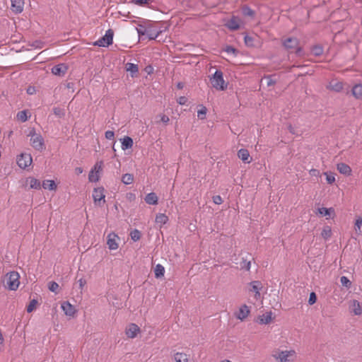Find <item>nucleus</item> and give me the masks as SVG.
Segmentation results:
<instances>
[{
    "label": "nucleus",
    "mask_w": 362,
    "mask_h": 362,
    "mask_svg": "<svg viewBox=\"0 0 362 362\" xmlns=\"http://www.w3.org/2000/svg\"><path fill=\"white\" fill-rule=\"evenodd\" d=\"M291 354V351H276L273 354V356L279 360L280 362H292L291 360L288 359V356Z\"/></svg>",
    "instance_id": "10"
},
{
    "label": "nucleus",
    "mask_w": 362,
    "mask_h": 362,
    "mask_svg": "<svg viewBox=\"0 0 362 362\" xmlns=\"http://www.w3.org/2000/svg\"><path fill=\"white\" fill-rule=\"evenodd\" d=\"M107 245H108V248L111 250H117L118 248V243H117V240L119 239L118 235L115 233H110L107 235Z\"/></svg>",
    "instance_id": "8"
},
{
    "label": "nucleus",
    "mask_w": 362,
    "mask_h": 362,
    "mask_svg": "<svg viewBox=\"0 0 362 362\" xmlns=\"http://www.w3.org/2000/svg\"><path fill=\"white\" fill-rule=\"evenodd\" d=\"M139 331L140 328L136 324H131L126 329V334L129 338H134Z\"/></svg>",
    "instance_id": "13"
},
{
    "label": "nucleus",
    "mask_w": 362,
    "mask_h": 362,
    "mask_svg": "<svg viewBox=\"0 0 362 362\" xmlns=\"http://www.w3.org/2000/svg\"><path fill=\"white\" fill-rule=\"evenodd\" d=\"M282 45L288 50L296 48V54L300 55L302 48L298 47L299 40L296 37H288L282 41Z\"/></svg>",
    "instance_id": "5"
},
{
    "label": "nucleus",
    "mask_w": 362,
    "mask_h": 362,
    "mask_svg": "<svg viewBox=\"0 0 362 362\" xmlns=\"http://www.w3.org/2000/svg\"><path fill=\"white\" fill-rule=\"evenodd\" d=\"M114 31L112 29H108L105 35L94 42V45L98 47H108L113 42Z\"/></svg>",
    "instance_id": "4"
},
{
    "label": "nucleus",
    "mask_w": 362,
    "mask_h": 362,
    "mask_svg": "<svg viewBox=\"0 0 362 362\" xmlns=\"http://www.w3.org/2000/svg\"><path fill=\"white\" fill-rule=\"evenodd\" d=\"M105 194H104V188L103 187H98L95 188L93 192V198L94 199V202L96 205L101 206L102 201L103 203H105Z\"/></svg>",
    "instance_id": "7"
},
{
    "label": "nucleus",
    "mask_w": 362,
    "mask_h": 362,
    "mask_svg": "<svg viewBox=\"0 0 362 362\" xmlns=\"http://www.w3.org/2000/svg\"><path fill=\"white\" fill-rule=\"evenodd\" d=\"M127 71L131 73L132 77L136 76L139 73V66L137 64L133 63H127L125 66Z\"/></svg>",
    "instance_id": "18"
},
{
    "label": "nucleus",
    "mask_w": 362,
    "mask_h": 362,
    "mask_svg": "<svg viewBox=\"0 0 362 362\" xmlns=\"http://www.w3.org/2000/svg\"><path fill=\"white\" fill-rule=\"evenodd\" d=\"M145 202L148 204H156L158 203V197L154 192L148 193L145 197Z\"/></svg>",
    "instance_id": "22"
},
{
    "label": "nucleus",
    "mask_w": 362,
    "mask_h": 362,
    "mask_svg": "<svg viewBox=\"0 0 362 362\" xmlns=\"http://www.w3.org/2000/svg\"><path fill=\"white\" fill-rule=\"evenodd\" d=\"M337 170L341 174L344 175H350L351 173V168L349 165L344 163H340L337 164Z\"/></svg>",
    "instance_id": "14"
},
{
    "label": "nucleus",
    "mask_w": 362,
    "mask_h": 362,
    "mask_svg": "<svg viewBox=\"0 0 362 362\" xmlns=\"http://www.w3.org/2000/svg\"><path fill=\"white\" fill-rule=\"evenodd\" d=\"M245 43L248 47H252L253 46V40L254 38L251 36H249L246 35L244 37Z\"/></svg>",
    "instance_id": "46"
},
{
    "label": "nucleus",
    "mask_w": 362,
    "mask_h": 362,
    "mask_svg": "<svg viewBox=\"0 0 362 362\" xmlns=\"http://www.w3.org/2000/svg\"><path fill=\"white\" fill-rule=\"evenodd\" d=\"M332 235V230L329 226H326L323 228L321 232V236L325 239H329Z\"/></svg>",
    "instance_id": "32"
},
{
    "label": "nucleus",
    "mask_w": 362,
    "mask_h": 362,
    "mask_svg": "<svg viewBox=\"0 0 362 362\" xmlns=\"http://www.w3.org/2000/svg\"><path fill=\"white\" fill-rule=\"evenodd\" d=\"M62 308L66 315L72 316L75 313L74 307L69 302H64L62 305Z\"/></svg>",
    "instance_id": "15"
},
{
    "label": "nucleus",
    "mask_w": 362,
    "mask_h": 362,
    "mask_svg": "<svg viewBox=\"0 0 362 362\" xmlns=\"http://www.w3.org/2000/svg\"><path fill=\"white\" fill-rule=\"evenodd\" d=\"M224 51L228 54H234L235 55H236V54L238 53V50L230 45L226 46V47L224 49Z\"/></svg>",
    "instance_id": "49"
},
{
    "label": "nucleus",
    "mask_w": 362,
    "mask_h": 362,
    "mask_svg": "<svg viewBox=\"0 0 362 362\" xmlns=\"http://www.w3.org/2000/svg\"><path fill=\"white\" fill-rule=\"evenodd\" d=\"M251 262L247 260V257H243L240 262V267L241 269H246L247 271L250 269Z\"/></svg>",
    "instance_id": "29"
},
{
    "label": "nucleus",
    "mask_w": 362,
    "mask_h": 362,
    "mask_svg": "<svg viewBox=\"0 0 362 362\" xmlns=\"http://www.w3.org/2000/svg\"><path fill=\"white\" fill-rule=\"evenodd\" d=\"M42 186L44 189H48L49 190H53L57 187L55 182L53 180H45L43 181Z\"/></svg>",
    "instance_id": "31"
},
{
    "label": "nucleus",
    "mask_w": 362,
    "mask_h": 362,
    "mask_svg": "<svg viewBox=\"0 0 362 362\" xmlns=\"http://www.w3.org/2000/svg\"><path fill=\"white\" fill-rule=\"evenodd\" d=\"M168 220V216L163 214H159L156 217V222L160 224H165Z\"/></svg>",
    "instance_id": "39"
},
{
    "label": "nucleus",
    "mask_w": 362,
    "mask_h": 362,
    "mask_svg": "<svg viewBox=\"0 0 362 362\" xmlns=\"http://www.w3.org/2000/svg\"><path fill=\"white\" fill-rule=\"evenodd\" d=\"M356 226L360 229L361 226H362V218H358L356 221Z\"/></svg>",
    "instance_id": "59"
},
{
    "label": "nucleus",
    "mask_w": 362,
    "mask_h": 362,
    "mask_svg": "<svg viewBox=\"0 0 362 362\" xmlns=\"http://www.w3.org/2000/svg\"><path fill=\"white\" fill-rule=\"evenodd\" d=\"M250 285L251 286L250 291L252 292L258 293L262 288V284L259 281H253L250 283Z\"/></svg>",
    "instance_id": "23"
},
{
    "label": "nucleus",
    "mask_w": 362,
    "mask_h": 362,
    "mask_svg": "<svg viewBox=\"0 0 362 362\" xmlns=\"http://www.w3.org/2000/svg\"><path fill=\"white\" fill-rule=\"evenodd\" d=\"M312 53L316 56L319 57L323 53V48L320 45H314L311 49Z\"/></svg>",
    "instance_id": "35"
},
{
    "label": "nucleus",
    "mask_w": 362,
    "mask_h": 362,
    "mask_svg": "<svg viewBox=\"0 0 362 362\" xmlns=\"http://www.w3.org/2000/svg\"><path fill=\"white\" fill-rule=\"evenodd\" d=\"M148 0H133V2L136 4L143 6L148 4Z\"/></svg>",
    "instance_id": "56"
},
{
    "label": "nucleus",
    "mask_w": 362,
    "mask_h": 362,
    "mask_svg": "<svg viewBox=\"0 0 362 362\" xmlns=\"http://www.w3.org/2000/svg\"><path fill=\"white\" fill-rule=\"evenodd\" d=\"M53 112L55 115L58 116L60 118L63 117L65 115L64 110L58 107L53 108Z\"/></svg>",
    "instance_id": "41"
},
{
    "label": "nucleus",
    "mask_w": 362,
    "mask_h": 362,
    "mask_svg": "<svg viewBox=\"0 0 362 362\" xmlns=\"http://www.w3.org/2000/svg\"><path fill=\"white\" fill-rule=\"evenodd\" d=\"M48 288L50 291L57 293H58L57 290L59 288V284L55 281H50L49 283Z\"/></svg>",
    "instance_id": "40"
},
{
    "label": "nucleus",
    "mask_w": 362,
    "mask_h": 362,
    "mask_svg": "<svg viewBox=\"0 0 362 362\" xmlns=\"http://www.w3.org/2000/svg\"><path fill=\"white\" fill-rule=\"evenodd\" d=\"M68 70V66L65 64H59L52 68V73L56 76H64Z\"/></svg>",
    "instance_id": "11"
},
{
    "label": "nucleus",
    "mask_w": 362,
    "mask_h": 362,
    "mask_svg": "<svg viewBox=\"0 0 362 362\" xmlns=\"http://www.w3.org/2000/svg\"><path fill=\"white\" fill-rule=\"evenodd\" d=\"M266 80H267V86H272L274 85V84H275V83H276V81H274V80L271 78V76H267V77L266 78Z\"/></svg>",
    "instance_id": "54"
},
{
    "label": "nucleus",
    "mask_w": 362,
    "mask_h": 362,
    "mask_svg": "<svg viewBox=\"0 0 362 362\" xmlns=\"http://www.w3.org/2000/svg\"><path fill=\"white\" fill-rule=\"evenodd\" d=\"M238 156L240 159H241L244 163H249L250 160H249L250 153L248 150L245 148H241L238 152Z\"/></svg>",
    "instance_id": "16"
},
{
    "label": "nucleus",
    "mask_w": 362,
    "mask_h": 362,
    "mask_svg": "<svg viewBox=\"0 0 362 362\" xmlns=\"http://www.w3.org/2000/svg\"><path fill=\"white\" fill-rule=\"evenodd\" d=\"M30 182V189H40L41 187V185H40V182L34 178V177H29L28 178L27 180V182Z\"/></svg>",
    "instance_id": "25"
},
{
    "label": "nucleus",
    "mask_w": 362,
    "mask_h": 362,
    "mask_svg": "<svg viewBox=\"0 0 362 362\" xmlns=\"http://www.w3.org/2000/svg\"><path fill=\"white\" fill-rule=\"evenodd\" d=\"M272 321V313H267L266 314L260 316L259 317V323L267 325L269 324Z\"/></svg>",
    "instance_id": "28"
},
{
    "label": "nucleus",
    "mask_w": 362,
    "mask_h": 362,
    "mask_svg": "<svg viewBox=\"0 0 362 362\" xmlns=\"http://www.w3.org/2000/svg\"><path fill=\"white\" fill-rule=\"evenodd\" d=\"M351 310L352 312L356 315H359L362 314V306L360 305L359 302L356 300H354L351 301Z\"/></svg>",
    "instance_id": "20"
},
{
    "label": "nucleus",
    "mask_w": 362,
    "mask_h": 362,
    "mask_svg": "<svg viewBox=\"0 0 362 362\" xmlns=\"http://www.w3.org/2000/svg\"><path fill=\"white\" fill-rule=\"evenodd\" d=\"M240 20L236 17L233 16L227 23L225 24V26L228 28L231 31L237 30L240 28Z\"/></svg>",
    "instance_id": "9"
},
{
    "label": "nucleus",
    "mask_w": 362,
    "mask_h": 362,
    "mask_svg": "<svg viewBox=\"0 0 362 362\" xmlns=\"http://www.w3.org/2000/svg\"><path fill=\"white\" fill-rule=\"evenodd\" d=\"M352 95L358 100H362V85L356 84L351 90Z\"/></svg>",
    "instance_id": "19"
},
{
    "label": "nucleus",
    "mask_w": 362,
    "mask_h": 362,
    "mask_svg": "<svg viewBox=\"0 0 362 362\" xmlns=\"http://www.w3.org/2000/svg\"><path fill=\"white\" fill-rule=\"evenodd\" d=\"M213 202L216 204H221L223 202L222 198L219 195H216L213 197Z\"/></svg>",
    "instance_id": "50"
},
{
    "label": "nucleus",
    "mask_w": 362,
    "mask_h": 362,
    "mask_svg": "<svg viewBox=\"0 0 362 362\" xmlns=\"http://www.w3.org/2000/svg\"><path fill=\"white\" fill-rule=\"evenodd\" d=\"M28 136H31V145L35 149L41 151L45 148L43 138L41 135L36 134L34 129L30 132Z\"/></svg>",
    "instance_id": "3"
},
{
    "label": "nucleus",
    "mask_w": 362,
    "mask_h": 362,
    "mask_svg": "<svg viewBox=\"0 0 362 362\" xmlns=\"http://www.w3.org/2000/svg\"><path fill=\"white\" fill-rule=\"evenodd\" d=\"M183 87H184V83H182V82H179V83H177V88L178 89H182V88H183Z\"/></svg>",
    "instance_id": "63"
},
{
    "label": "nucleus",
    "mask_w": 362,
    "mask_h": 362,
    "mask_svg": "<svg viewBox=\"0 0 362 362\" xmlns=\"http://www.w3.org/2000/svg\"><path fill=\"white\" fill-rule=\"evenodd\" d=\"M19 274L16 272L8 273L4 278V286L11 291H16L19 286Z\"/></svg>",
    "instance_id": "1"
},
{
    "label": "nucleus",
    "mask_w": 362,
    "mask_h": 362,
    "mask_svg": "<svg viewBox=\"0 0 362 362\" xmlns=\"http://www.w3.org/2000/svg\"><path fill=\"white\" fill-rule=\"evenodd\" d=\"M330 87L332 90L339 92L343 89V83L338 81H332L330 83Z\"/></svg>",
    "instance_id": "34"
},
{
    "label": "nucleus",
    "mask_w": 362,
    "mask_h": 362,
    "mask_svg": "<svg viewBox=\"0 0 362 362\" xmlns=\"http://www.w3.org/2000/svg\"><path fill=\"white\" fill-rule=\"evenodd\" d=\"M210 81L212 86L216 90H223L227 88L223 77V72L220 70H216L212 77L210 78Z\"/></svg>",
    "instance_id": "2"
},
{
    "label": "nucleus",
    "mask_w": 362,
    "mask_h": 362,
    "mask_svg": "<svg viewBox=\"0 0 362 362\" xmlns=\"http://www.w3.org/2000/svg\"><path fill=\"white\" fill-rule=\"evenodd\" d=\"M100 176L98 172H95L94 170H91L88 175V179L90 182H95L99 180Z\"/></svg>",
    "instance_id": "37"
},
{
    "label": "nucleus",
    "mask_w": 362,
    "mask_h": 362,
    "mask_svg": "<svg viewBox=\"0 0 362 362\" xmlns=\"http://www.w3.org/2000/svg\"><path fill=\"white\" fill-rule=\"evenodd\" d=\"M242 13L245 16H250L253 18L255 15V12L251 9L247 5H243L241 8Z\"/></svg>",
    "instance_id": "24"
},
{
    "label": "nucleus",
    "mask_w": 362,
    "mask_h": 362,
    "mask_svg": "<svg viewBox=\"0 0 362 362\" xmlns=\"http://www.w3.org/2000/svg\"><path fill=\"white\" fill-rule=\"evenodd\" d=\"M103 165V161L100 160L95 163L94 165V168L93 170H94L95 172H98V174H99V172L102 170Z\"/></svg>",
    "instance_id": "48"
},
{
    "label": "nucleus",
    "mask_w": 362,
    "mask_h": 362,
    "mask_svg": "<svg viewBox=\"0 0 362 362\" xmlns=\"http://www.w3.org/2000/svg\"><path fill=\"white\" fill-rule=\"evenodd\" d=\"M137 33L139 36L145 35V30L139 28H136Z\"/></svg>",
    "instance_id": "60"
},
{
    "label": "nucleus",
    "mask_w": 362,
    "mask_h": 362,
    "mask_svg": "<svg viewBox=\"0 0 362 362\" xmlns=\"http://www.w3.org/2000/svg\"><path fill=\"white\" fill-rule=\"evenodd\" d=\"M75 173L77 174V175H79L81 173H83V169L80 167H78V168H76L75 169Z\"/></svg>",
    "instance_id": "61"
},
{
    "label": "nucleus",
    "mask_w": 362,
    "mask_h": 362,
    "mask_svg": "<svg viewBox=\"0 0 362 362\" xmlns=\"http://www.w3.org/2000/svg\"><path fill=\"white\" fill-rule=\"evenodd\" d=\"M133 139L129 136H124L122 139V150H127L131 148L133 146Z\"/></svg>",
    "instance_id": "21"
},
{
    "label": "nucleus",
    "mask_w": 362,
    "mask_h": 362,
    "mask_svg": "<svg viewBox=\"0 0 362 362\" xmlns=\"http://www.w3.org/2000/svg\"><path fill=\"white\" fill-rule=\"evenodd\" d=\"M155 276L156 278H160L164 276L165 268L160 264H158L154 269Z\"/></svg>",
    "instance_id": "26"
},
{
    "label": "nucleus",
    "mask_w": 362,
    "mask_h": 362,
    "mask_svg": "<svg viewBox=\"0 0 362 362\" xmlns=\"http://www.w3.org/2000/svg\"><path fill=\"white\" fill-rule=\"evenodd\" d=\"M11 10L16 13H21L23 11V0H11Z\"/></svg>",
    "instance_id": "12"
},
{
    "label": "nucleus",
    "mask_w": 362,
    "mask_h": 362,
    "mask_svg": "<svg viewBox=\"0 0 362 362\" xmlns=\"http://www.w3.org/2000/svg\"><path fill=\"white\" fill-rule=\"evenodd\" d=\"M317 301V296L315 292H311L310 293L309 299H308V304L309 305H313Z\"/></svg>",
    "instance_id": "47"
},
{
    "label": "nucleus",
    "mask_w": 362,
    "mask_h": 362,
    "mask_svg": "<svg viewBox=\"0 0 362 362\" xmlns=\"http://www.w3.org/2000/svg\"><path fill=\"white\" fill-rule=\"evenodd\" d=\"M130 236L132 240L134 242L138 241L141 238V232L137 229H134L130 233Z\"/></svg>",
    "instance_id": "38"
},
{
    "label": "nucleus",
    "mask_w": 362,
    "mask_h": 362,
    "mask_svg": "<svg viewBox=\"0 0 362 362\" xmlns=\"http://www.w3.org/2000/svg\"><path fill=\"white\" fill-rule=\"evenodd\" d=\"M206 107H202V109H200L199 110H198L197 112V116L199 119H205L206 117Z\"/></svg>",
    "instance_id": "45"
},
{
    "label": "nucleus",
    "mask_w": 362,
    "mask_h": 362,
    "mask_svg": "<svg viewBox=\"0 0 362 362\" xmlns=\"http://www.w3.org/2000/svg\"><path fill=\"white\" fill-rule=\"evenodd\" d=\"M32 161V157L30 154L28 153H21L17 158V164L22 169H25L27 167L30 166Z\"/></svg>",
    "instance_id": "6"
},
{
    "label": "nucleus",
    "mask_w": 362,
    "mask_h": 362,
    "mask_svg": "<svg viewBox=\"0 0 362 362\" xmlns=\"http://www.w3.org/2000/svg\"><path fill=\"white\" fill-rule=\"evenodd\" d=\"M311 173H312L313 175H317L319 174V171L317 170H311Z\"/></svg>",
    "instance_id": "64"
},
{
    "label": "nucleus",
    "mask_w": 362,
    "mask_h": 362,
    "mask_svg": "<svg viewBox=\"0 0 362 362\" xmlns=\"http://www.w3.org/2000/svg\"><path fill=\"white\" fill-rule=\"evenodd\" d=\"M35 91V88L34 87H29L27 90V93L28 94H33Z\"/></svg>",
    "instance_id": "62"
},
{
    "label": "nucleus",
    "mask_w": 362,
    "mask_h": 362,
    "mask_svg": "<svg viewBox=\"0 0 362 362\" xmlns=\"http://www.w3.org/2000/svg\"><path fill=\"white\" fill-rule=\"evenodd\" d=\"M44 42L40 40H35L33 42L32 46L36 48H42L43 47Z\"/></svg>",
    "instance_id": "52"
},
{
    "label": "nucleus",
    "mask_w": 362,
    "mask_h": 362,
    "mask_svg": "<svg viewBox=\"0 0 362 362\" xmlns=\"http://www.w3.org/2000/svg\"><path fill=\"white\" fill-rule=\"evenodd\" d=\"M187 102V98L185 96H181L177 99V103L180 105H185Z\"/></svg>",
    "instance_id": "53"
},
{
    "label": "nucleus",
    "mask_w": 362,
    "mask_h": 362,
    "mask_svg": "<svg viewBox=\"0 0 362 362\" xmlns=\"http://www.w3.org/2000/svg\"><path fill=\"white\" fill-rule=\"evenodd\" d=\"M318 213L322 216H330L332 214H334V210L333 208H318Z\"/></svg>",
    "instance_id": "27"
},
{
    "label": "nucleus",
    "mask_w": 362,
    "mask_h": 362,
    "mask_svg": "<svg viewBox=\"0 0 362 362\" xmlns=\"http://www.w3.org/2000/svg\"><path fill=\"white\" fill-rule=\"evenodd\" d=\"M37 303H37V300H35V299H33L32 300H30V302L29 305L27 306V308H26L27 312H28V313H31V312H33V311L35 310V307H36V305H37Z\"/></svg>",
    "instance_id": "42"
},
{
    "label": "nucleus",
    "mask_w": 362,
    "mask_h": 362,
    "mask_svg": "<svg viewBox=\"0 0 362 362\" xmlns=\"http://www.w3.org/2000/svg\"><path fill=\"white\" fill-rule=\"evenodd\" d=\"M160 33H161V31L158 32L156 34L149 33V34H148V37L151 40H155L156 38L158 37V36L160 35Z\"/></svg>",
    "instance_id": "57"
},
{
    "label": "nucleus",
    "mask_w": 362,
    "mask_h": 362,
    "mask_svg": "<svg viewBox=\"0 0 362 362\" xmlns=\"http://www.w3.org/2000/svg\"><path fill=\"white\" fill-rule=\"evenodd\" d=\"M78 284H79V288L81 290H82L83 286L86 284V279H84L83 278H81V279H78Z\"/></svg>",
    "instance_id": "55"
},
{
    "label": "nucleus",
    "mask_w": 362,
    "mask_h": 362,
    "mask_svg": "<svg viewBox=\"0 0 362 362\" xmlns=\"http://www.w3.org/2000/svg\"><path fill=\"white\" fill-rule=\"evenodd\" d=\"M174 358L176 362H188L187 356L184 353H176L174 356Z\"/></svg>",
    "instance_id": "30"
},
{
    "label": "nucleus",
    "mask_w": 362,
    "mask_h": 362,
    "mask_svg": "<svg viewBox=\"0 0 362 362\" xmlns=\"http://www.w3.org/2000/svg\"><path fill=\"white\" fill-rule=\"evenodd\" d=\"M114 136H115L114 132L110 131V130L105 132V138L107 139H110V140L113 139Z\"/></svg>",
    "instance_id": "51"
},
{
    "label": "nucleus",
    "mask_w": 362,
    "mask_h": 362,
    "mask_svg": "<svg viewBox=\"0 0 362 362\" xmlns=\"http://www.w3.org/2000/svg\"><path fill=\"white\" fill-rule=\"evenodd\" d=\"M325 175H326V180L328 184L332 185L335 182V177L333 173H325Z\"/></svg>",
    "instance_id": "44"
},
{
    "label": "nucleus",
    "mask_w": 362,
    "mask_h": 362,
    "mask_svg": "<svg viewBox=\"0 0 362 362\" xmlns=\"http://www.w3.org/2000/svg\"><path fill=\"white\" fill-rule=\"evenodd\" d=\"M249 313H250V310H249L248 306H247L246 305H243L240 308L239 313L237 315V317L241 320H243L244 319H245L247 317Z\"/></svg>",
    "instance_id": "17"
},
{
    "label": "nucleus",
    "mask_w": 362,
    "mask_h": 362,
    "mask_svg": "<svg viewBox=\"0 0 362 362\" xmlns=\"http://www.w3.org/2000/svg\"><path fill=\"white\" fill-rule=\"evenodd\" d=\"M340 282L342 284V286L349 288L351 286V282L346 276H341L340 279Z\"/></svg>",
    "instance_id": "43"
},
{
    "label": "nucleus",
    "mask_w": 362,
    "mask_h": 362,
    "mask_svg": "<svg viewBox=\"0 0 362 362\" xmlns=\"http://www.w3.org/2000/svg\"><path fill=\"white\" fill-rule=\"evenodd\" d=\"M133 180H134V176L132 174H130V173H126V174L123 175V176L122 177V182L124 185H129L133 182Z\"/></svg>",
    "instance_id": "36"
},
{
    "label": "nucleus",
    "mask_w": 362,
    "mask_h": 362,
    "mask_svg": "<svg viewBox=\"0 0 362 362\" xmlns=\"http://www.w3.org/2000/svg\"><path fill=\"white\" fill-rule=\"evenodd\" d=\"M160 122L166 124L169 122V117L165 115H160Z\"/></svg>",
    "instance_id": "58"
},
{
    "label": "nucleus",
    "mask_w": 362,
    "mask_h": 362,
    "mask_svg": "<svg viewBox=\"0 0 362 362\" xmlns=\"http://www.w3.org/2000/svg\"><path fill=\"white\" fill-rule=\"evenodd\" d=\"M28 110H27L18 112L16 115L17 119L22 122H26L28 120Z\"/></svg>",
    "instance_id": "33"
}]
</instances>
